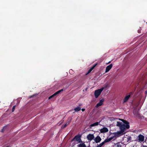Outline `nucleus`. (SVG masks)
<instances>
[{"label":"nucleus","mask_w":147,"mask_h":147,"mask_svg":"<svg viewBox=\"0 0 147 147\" xmlns=\"http://www.w3.org/2000/svg\"><path fill=\"white\" fill-rule=\"evenodd\" d=\"M127 138L128 140H131V137H130V136H128L127 137Z\"/></svg>","instance_id":"20"},{"label":"nucleus","mask_w":147,"mask_h":147,"mask_svg":"<svg viewBox=\"0 0 147 147\" xmlns=\"http://www.w3.org/2000/svg\"><path fill=\"white\" fill-rule=\"evenodd\" d=\"M67 124H65V125H64L63 127L64 128V127H65L67 126Z\"/></svg>","instance_id":"21"},{"label":"nucleus","mask_w":147,"mask_h":147,"mask_svg":"<svg viewBox=\"0 0 147 147\" xmlns=\"http://www.w3.org/2000/svg\"><path fill=\"white\" fill-rule=\"evenodd\" d=\"M74 139H75L76 141L78 142V143H79L81 142V140L80 136H76L73 139V140H74Z\"/></svg>","instance_id":"9"},{"label":"nucleus","mask_w":147,"mask_h":147,"mask_svg":"<svg viewBox=\"0 0 147 147\" xmlns=\"http://www.w3.org/2000/svg\"><path fill=\"white\" fill-rule=\"evenodd\" d=\"M119 119L122 121V122L117 121L116 126L119 127L120 130L112 134L111 137L108 138L103 141L105 143L109 142L114 138L123 135L126 130L129 128V123L127 121L123 119Z\"/></svg>","instance_id":"1"},{"label":"nucleus","mask_w":147,"mask_h":147,"mask_svg":"<svg viewBox=\"0 0 147 147\" xmlns=\"http://www.w3.org/2000/svg\"><path fill=\"white\" fill-rule=\"evenodd\" d=\"M82 111H84L85 110V109H82Z\"/></svg>","instance_id":"22"},{"label":"nucleus","mask_w":147,"mask_h":147,"mask_svg":"<svg viewBox=\"0 0 147 147\" xmlns=\"http://www.w3.org/2000/svg\"><path fill=\"white\" fill-rule=\"evenodd\" d=\"M96 143L99 142L101 140V139L99 136H97L94 139Z\"/></svg>","instance_id":"6"},{"label":"nucleus","mask_w":147,"mask_h":147,"mask_svg":"<svg viewBox=\"0 0 147 147\" xmlns=\"http://www.w3.org/2000/svg\"><path fill=\"white\" fill-rule=\"evenodd\" d=\"M104 89V88H102L95 91L94 95L96 98H97L99 96Z\"/></svg>","instance_id":"2"},{"label":"nucleus","mask_w":147,"mask_h":147,"mask_svg":"<svg viewBox=\"0 0 147 147\" xmlns=\"http://www.w3.org/2000/svg\"><path fill=\"white\" fill-rule=\"evenodd\" d=\"M86 146L85 144H80L79 145V147H85Z\"/></svg>","instance_id":"17"},{"label":"nucleus","mask_w":147,"mask_h":147,"mask_svg":"<svg viewBox=\"0 0 147 147\" xmlns=\"http://www.w3.org/2000/svg\"><path fill=\"white\" fill-rule=\"evenodd\" d=\"M113 65L112 64H111L107 66L106 67L105 73H106L108 72L111 69Z\"/></svg>","instance_id":"7"},{"label":"nucleus","mask_w":147,"mask_h":147,"mask_svg":"<svg viewBox=\"0 0 147 147\" xmlns=\"http://www.w3.org/2000/svg\"><path fill=\"white\" fill-rule=\"evenodd\" d=\"M145 94H147V90L145 92Z\"/></svg>","instance_id":"23"},{"label":"nucleus","mask_w":147,"mask_h":147,"mask_svg":"<svg viewBox=\"0 0 147 147\" xmlns=\"http://www.w3.org/2000/svg\"><path fill=\"white\" fill-rule=\"evenodd\" d=\"M105 144V143L104 142H103L100 144L99 145H97L96 147H101Z\"/></svg>","instance_id":"16"},{"label":"nucleus","mask_w":147,"mask_h":147,"mask_svg":"<svg viewBox=\"0 0 147 147\" xmlns=\"http://www.w3.org/2000/svg\"><path fill=\"white\" fill-rule=\"evenodd\" d=\"M104 101V99H101L100 100L99 102L98 103L96 104V107L97 108H98L99 106H101L103 104V102Z\"/></svg>","instance_id":"10"},{"label":"nucleus","mask_w":147,"mask_h":147,"mask_svg":"<svg viewBox=\"0 0 147 147\" xmlns=\"http://www.w3.org/2000/svg\"><path fill=\"white\" fill-rule=\"evenodd\" d=\"M94 138L93 134H89L87 136V138L88 140L91 141Z\"/></svg>","instance_id":"5"},{"label":"nucleus","mask_w":147,"mask_h":147,"mask_svg":"<svg viewBox=\"0 0 147 147\" xmlns=\"http://www.w3.org/2000/svg\"><path fill=\"white\" fill-rule=\"evenodd\" d=\"M96 64H95L94 65L93 67H92L88 71V72L87 74H88L90 73L94 69V68L95 67L96 65Z\"/></svg>","instance_id":"13"},{"label":"nucleus","mask_w":147,"mask_h":147,"mask_svg":"<svg viewBox=\"0 0 147 147\" xmlns=\"http://www.w3.org/2000/svg\"><path fill=\"white\" fill-rule=\"evenodd\" d=\"M115 120V119L113 118H111L110 119V120L112 121Z\"/></svg>","instance_id":"19"},{"label":"nucleus","mask_w":147,"mask_h":147,"mask_svg":"<svg viewBox=\"0 0 147 147\" xmlns=\"http://www.w3.org/2000/svg\"><path fill=\"white\" fill-rule=\"evenodd\" d=\"M81 109V108L79 107H78L75 108L74 109V110L75 111V112H77L79 111Z\"/></svg>","instance_id":"15"},{"label":"nucleus","mask_w":147,"mask_h":147,"mask_svg":"<svg viewBox=\"0 0 147 147\" xmlns=\"http://www.w3.org/2000/svg\"><path fill=\"white\" fill-rule=\"evenodd\" d=\"M62 121H61V123H60V124H59V125H60L61 123H62Z\"/></svg>","instance_id":"25"},{"label":"nucleus","mask_w":147,"mask_h":147,"mask_svg":"<svg viewBox=\"0 0 147 147\" xmlns=\"http://www.w3.org/2000/svg\"><path fill=\"white\" fill-rule=\"evenodd\" d=\"M99 124V123L98 122H96L94 123H93L91 124L90 127H92L98 125Z\"/></svg>","instance_id":"12"},{"label":"nucleus","mask_w":147,"mask_h":147,"mask_svg":"<svg viewBox=\"0 0 147 147\" xmlns=\"http://www.w3.org/2000/svg\"><path fill=\"white\" fill-rule=\"evenodd\" d=\"M63 89H62L60 90H59L57 91L53 95H52L51 96H50L49 98V99H51V98H52L53 97H54V96H56V95H57V94H58L59 93L63 91Z\"/></svg>","instance_id":"4"},{"label":"nucleus","mask_w":147,"mask_h":147,"mask_svg":"<svg viewBox=\"0 0 147 147\" xmlns=\"http://www.w3.org/2000/svg\"><path fill=\"white\" fill-rule=\"evenodd\" d=\"M35 96V95H33V96H31L30 97H33V96Z\"/></svg>","instance_id":"24"},{"label":"nucleus","mask_w":147,"mask_h":147,"mask_svg":"<svg viewBox=\"0 0 147 147\" xmlns=\"http://www.w3.org/2000/svg\"><path fill=\"white\" fill-rule=\"evenodd\" d=\"M15 106H14L13 107L12 109V112H13L14 111L15 109Z\"/></svg>","instance_id":"18"},{"label":"nucleus","mask_w":147,"mask_h":147,"mask_svg":"<svg viewBox=\"0 0 147 147\" xmlns=\"http://www.w3.org/2000/svg\"><path fill=\"white\" fill-rule=\"evenodd\" d=\"M109 130L108 128L106 127H104L100 129V132L101 133H104L107 132Z\"/></svg>","instance_id":"8"},{"label":"nucleus","mask_w":147,"mask_h":147,"mask_svg":"<svg viewBox=\"0 0 147 147\" xmlns=\"http://www.w3.org/2000/svg\"><path fill=\"white\" fill-rule=\"evenodd\" d=\"M130 95H128L127 96H126L125 98H124V102H126L129 99V97H130Z\"/></svg>","instance_id":"11"},{"label":"nucleus","mask_w":147,"mask_h":147,"mask_svg":"<svg viewBox=\"0 0 147 147\" xmlns=\"http://www.w3.org/2000/svg\"><path fill=\"white\" fill-rule=\"evenodd\" d=\"M110 62H111L110 61H109V62L108 63H110Z\"/></svg>","instance_id":"26"},{"label":"nucleus","mask_w":147,"mask_h":147,"mask_svg":"<svg viewBox=\"0 0 147 147\" xmlns=\"http://www.w3.org/2000/svg\"><path fill=\"white\" fill-rule=\"evenodd\" d=\"M144 136L140 134L138 137V141L140 142H142L144 140Z\"/></svg>","instance_id":"3"},{"label":"nucleus","mask_w":147,"mask_h":147,"mask_svg":"<svg viewBox=\"0 0 147 147\" xmlns=\"http://www.w3.org/2000/svg\"><path fill=\"white\" fill-rule=\"evenodd\" d=\"M115 147H121V143H118L115 144Z\"/></svg>","instance_id":"14"},{"label":"nucleus","mask_w":147,"mask_h":147,"mask_svg":"<svg viewBox=\"0 0 147 147\" xmlns=\"http://www.w3.org/2000/svg\"><path fill=\"white\" fill-rule=\"evenodd\" d=\"M144 147V146H143V147Z\"/></svg>","instance_id":"27"}]
</instances>
